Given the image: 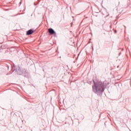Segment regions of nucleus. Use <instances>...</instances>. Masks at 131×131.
Returning <instances> with one entry per match:
<instances>
[{"instance_id":"nucleus-1","label":"nucleus","mask_w":131,"mask_h":131,"mask_svg":"<svg viewBox=\"0 0 131 131\" xmlns=\"http://www.w3.org/2000/svg\"><path fill=\"white\" fill-rule=\"evenodd\" d=\"M93 83L94 85L92 86L93 92L98 96L102 95L106 86L109 85V83H106L104 81L99 80L96 81L93 80Z\"/></svg>"},{"instance_id":"nucleus-2","label":"nucleus","mask_w":131,"mask_h":131,"mask_svg":"<svg viewBox=\"0 0 131 131\" xmlns=\"http://www.w3.org/2000/svg\"><path fill=\"white\" fill-rule=\"evenodd\" d=\"M23 70H24V69L20 68V67H14V71H15L18 75H22V74L24 73V72H23Z\"/></svg>"},{"instance_id":"nucleus-3","label":"nucleus","mask_w":131,"mask_h":131,"mask_svg":"<svg viewBox=\"0 0 131 131\" xmlns=\"http://www.w3.org/2000/svg\"><path fill=\"white\" fill-rule=\"evenodd\" d=\"M48 32L49 33H50V35H56L57 34L55 30H54V29H53V28H51L48 29Z\"/></svg>"},{"instance_id":"nucleus-4","label":"nucleus","mask_w":131,"mask_h":131,"mask_svg":"<svg viewBox=\"0 0 131 131\" xmlns=\"http://www.w3.org/2000/svg\"><path fill=\"white\" fill-rule=\"evenodd\" d=\"M23 72H24L23 75H24L26 77H28L29 75V73H28V72L26 71V70L24 69Z\"/></svg>"},{"instance_id":"nucleus-5","label":"nucleus","mask_w":131,"mask_h":131,"mask_svg":"<svg viewBox=\"0 0 131 131\" xmlns=\"http://www.w3.org/2000/svg\"><path fill=\"white\" fill-rule=\"evenodd\" d=\"M33 33V30L32 29H30L28 31H27V35H31Z\"/></svg>"},{"instance_id":"nucleus-6","label":"nucleus","mask_w":131,"mask_h":131,"mask_svg":"<svg viewBox=\"0 0 131 131\" xmlns=\"http://www.w3.org/2000/svg\"><path fill=\"white\" fill-rule=\"evenodd\" d=\"M111 27H112V26L111 25V26H110V28H111Z\"/></svg>"},{"instance_id":"nucleus-7","label":"nucleus","mask_w":131,"mask_h":131,"mask_svg":"<svg viewBox=\"0 0 131 131\" xmlns=\"http://www.w3.org/2000/svg\"><path fill=\"white\" fill-rule=\"evenodd\" d=\"M34 5H35V6H36V5L35 4V3H34Z\"/></svg>"},{"instance_id":"nucleus-8","label":"nucleus","mask_w":131,"mask_h":131,"mask_svg":"<svg viewBox=\"0 0 131 131\" xmlns=\"http://www.w3.org/2000/svg\"><path fill=\"white\" fill-rule=\"evenodd\" d=\"M91 35H93V33H91Z\"/></svg>"},{"instance_id":"nucleus-9","label":"nucleus","mask_w":131,"mask_h":131,"mask_svg":"<svg viewBox=\"0 0 131 131\" xmlns=\"http://www.w3.org/2000/svg\"><path fill=\"white\" fill-rule=\"evenodd\" d=\"M119 68V66H118V68Z\"/></svg>"}]
</instances>
